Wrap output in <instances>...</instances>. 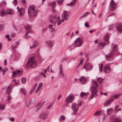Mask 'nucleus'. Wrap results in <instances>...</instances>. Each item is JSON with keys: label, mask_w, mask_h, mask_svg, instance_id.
I'll list each match as a JSON object with an SVG mask.
<instances>
[{"label": "nucleus", "mask_w": 122, "mask_h": 122, "mask_svg": "<svg viewBox=\"0 0 122 122\" xmlns=\"http://www.w3.org/2000/svg\"><path fill=\"white\" fill-rule=\"evenodd\" d=\"M61 18L59 16H56L54 15L50 16L48 18L49 22L51 23L56 24L57 23V25H59L61 23Z\"/></svg>", "instance_id": "obj_1"}, {"label": "nucleus", "mask_w": 122, "mask_h": 122, "mask_svg": "<svg viewBox=\"0 0 122 122\" xmlns=\"http://www.w3.org/2000/svg\"><path fill=\"white\" fill-rule=\"evenodd\" d=\"M112 50L111 51L105 56L107 60H111L113 58V55L117 52L118 47L117 45H113L112 44Z\"/></svg>", "instance_id": "obj_2"}, {"label": "nucleus", "mask_w": 122, "mask_h": 122, "mask_svg": "<svg viewBox=\"0 0 122 122\" xmlns=\"http://www.w3.org/2000/svg\"><path fill=\"white\" fill-rule=\"evenodd\" d=\"M109 37L110 35L109 34H106L104 36L103 40L99 42L98 46L100 48H103L105 46L109 43L108 41Z\"/></svg>", "instance_id": "obj_3"}, {"label": "nucleus", "mask_w": 122, "mask_h": 122, "mask_svg": "<svg viewBox=\"0 0 122 122\" xmlns=\"http://www.w3.org/2000/svg\"><path fill=\"white\" fill-rule=\"evenodd\" d=\"M35 57L34 56H31L28 59V61L27 63L25 65V66L27 67L28 66H30L32 68L35 67L36 65L37 64L34 60Z\"/></svg>", "instance_id": "obj_4"}, {"label": "nucleus", "mask_w": 122, "mask_h": 122, "mask_svg": "<svg viewBox=\"0 0 122 122\" xmlns=\"http://www.w3.org/2000/svg\"><path fill=\"white\" fill-rule=\"evenodd\" d=\"M38 10H36L34 7L30 6L28 8V13L29 15L32 17L36 16L38 12Z\"/></svg>", "instance_id": "obj_5"}, {"label": "nucleus", "mask_w": 122, "mask_h": 122, "mask_svg": "<svg viewBox=\"0 0 122 122\" xmlns=\"http://www.w3.org/2000/svg\"><path fill=\"white\" fill-rule=\"evenodd\" d=\"M93 85L90 88L91 93H94L95 94L96 96H97V89L98 87L97 83L95 81H93Z\"/></svg>", "instance_id": "obj_6"}, {"label": "nucleus", "mask_w": 122, "mask_h": 122, "mask_svg": "<svg viewBox=\"0 0 122 122\" xmlns=\"http://www.w3.org/2000/svg\"><path fill=\"white\" fill-rule=\"evenodd\" d=\"M69 13L68 12L64 10L63 12L61 15L62 19L61 22H63L64 20H66L68 19Z\"/></svg>", "instance_id": "obj_7"}, {"label": "nucleus", "mask_w": 122, "mask_h": 122, "mask_svg": "<svg viewBox=\"0 0 122 122\" xmlns=\"http://www.w3.org/2000/svg\"><path fill=\"white\" fill-rule=\"evenodd\" d=\"M117 7L116 4L114 3L113 0L112 1L110 2L109 5V10L111 11H113L115 10Z\"/></svg>", "instance_id": "obj_8"}, {"label": "nucleus", "mask_w": 122, "mask_h": 122, "mask_svg": "<svg viewBox=\"0 0 122 122\" xmlns=\"http://www.w3.org/2000/svg\"><path fill=\"white\" fill-rule=\"evenodd\" d=\"M104 70L105 73L107 74H108L111 71V69L108 64H106L105 65Z\"/></svg>", "instance_id": "obj_9"}, {"label": "nucleus", "mask_w": 122, "mask_h": 122, "mask_svg": "<svg viewBox=\"0 0 122 122\" xmlns=\"http://www.w3.org/2000/svg\"><path fill=\"white\" fill-rule=\"evenodd\" d=\"M71 108L74 113L75 114L78 110V105L75 103H73L71 105Z\"/></svg>", "instance_id": "obj_10"}, {"label": "nucleus", "mask_w": 122, "mask_h": 122, "mask_svg": "<svg viewBox=\"0 0 122 122\" xmlns=\"http://www.w3.org/2000/svg\"><path fill=\"white\" fill-rule=\"evenodd\" d=\"M48 115L49 113L47 112H43L40 114L39 118L40 119L44 120L45 119L47 118Z\"/></svg>", "instance_id": "obj_11"}, {"label": "nucleus", "mask_w": 122, "mask_h": 122, "mask_svg": "<svg viewBox=\"0 0 122 122\" xmlns=\"http://www.w3.org/2000/svg\"><path fill=\"white\" fill-rule=\"evenodd\" d=\"M82 43V41L80 38H77L75 41L74 43L75 46H81Z\"/></svg>", "instance_id": "obj_12"}, {"label": "nucleus", "mask_w": 122, "mask_h": 122, "mask_svg": "<svg viewBox=\"0 0 122 122\" xmlns=\"http://www.w3.org/2000/svg\"><path fill=\"white\" fill-rule=\"evenodd\" d=\"M74 99V96L72 95L71 94L67 97L66 101L68 103L71 102Z\"/></svg>", "instance_id": "obj_13"}, {"label": "nucleus", "mask_w": 122, "mask_h": 122, "mask_svg": "<svg viewBox=\"0 0 122 122\" xmlns=\"http://www.w3.org/2000/svg\"><path fill=\"white\" fill-rule=\"evenodd\" d=\"M83 67L86 70H90L92 68V65L85 64L83 65Z\"/></svg>", "instance_id": "obj_14"}, {"label": "nucleus", "mask_w": 122, "mask_h": 122, "mask_svg": "<svg viewBox=\"0 0 122 122\" xmlns=\"http://www.w3.org/2000/svg\"><path fill=\"white\" fill-rule=\"evenodd\" d=\"M86 80L87 79L86 78L83 76L81 77V78L79 79L80 81L81 84L83 85L84 84L86 83Z\"/></svg>", "instance_id": "obj_15"}, {"label": "nucleus", "mask_w": 122, "mask_h": 122, "mask_svg": "<svg viewBox=\"0 0 122 122\" xmlns=\"http://www.w3.org/2000/svg\"><path fill=\"white\" fill-rule=\"evenodd\" d=\"M114 99L112 98H110L105 102L104 103L103 105L104 106H107Z\"/></svg>", "instance_id": "obj_16"}, {"label": "nucleus", "mask_w": 122, "mask_h": 122, "mask_svg": "<svg viewBox=\"0 0 122 122\" xmlns=\"http://www.w3.org/2000/svg\"><path fill=\"white\" fill-rule=\"evenodd\" d=\"M25 12V9L23 8H20L18 10V12L19 13V15L20 16H22L24 15Z\"/></svg>", "instance_id": "obj_17"}, {"label": "nucleus", "mask_w": 122, "mask_h": 122, "mask_svg": "<svg viewBox=\"0 0 122 122\" xmlns=\"http://www.w3.org/2000/svg\"><path fill=\"white\" fill-rule=\"evenodd\" d=\"M46 43L48 47H52L54 45V41L50 40L46 41Z\"/></svg>", "instance_id": "obj_18"}, {"label": "nucleus", "mask_w": 122, "mask_h": 122, "mask_svg": "<svg viewBox=\"0 0 122 122\" xmlns=\"http://www.w3.org/2000/svg\"><path fill=\"white\" fill-rule=\"evenodd\" d=\"M89 92L85 93L84 92H81L80 93V96L81 97L85 98L87 96Z\"/></svg>", "instance_id": "obj_19"}, {"label": "nucleus", "mask_w": 122, "mask_h": 122, "mask_svg": "<svg viewBox=\"0 0 122 122\" xmlns=\"http://www.w3.org/2000/svg\"><path fill=\"white\" fill-rule=\"evenodd\" d=\"M13 10H12L7 9L6 11V14L7 15H12L13 14Z\"/></svg>", "instance_id": "obj_20"}, {"label": "nucleus", "mask_w": 122, "mask_h": 122, "mask_svg": "<svg viewBox=\"0 0 122 122\" xmlns=\"http://www.w3.org/2000/svg\"><path fill=\"white\" fill-rule=\"evenodd\" d=\"M25 30L26 31H28V32H30L31 31V27L30 25H27L25 26Z\"/></svg>", "instance_id": "obj_21"}, {"label": "nucleus", "mask_w": 122, "mask_h": 122, "mask_svg": "<svg viewBox=\"0 0 122 122\" xmlns=\"http://www.w3.org/2000/svg\"><path fill=\"white\" fill-rule=\"evenodd\" d=\"M117 28L118 31L120 33L122 32V26L118 25L117 26Z\"/></svg>", "instance_id": "obj_22"}, {"label": "nucleus", "mask_w": 122, "mask_h": 122, "mask_svg": "<svg viewBox=\"0 0 122 122\" xmlns=\"http://www.w3.org/2000/svg\"><path fill=\"white\" fill-rule=\"evenodd\" d=\"M121 95L120 94H118L116 95L112 96L111 98H112L113 99V98H119Z\"/></svg>", "instance_id": "obj_23"}, {"label": "nucleus", "mask_w": 122, "mask_h": 122, "mask_svg": "<svg viewBox=\"0 0 122 122\" xmlns=\"http://www.w3.org/2000/svg\"><path fill=\"white\" fill-rule=\"evenodd\" d=\"M113 112V110L112 108H110L107 110V115H109L110 114H111Z\"/></svg>", "instance_id": "obj_24"}, {"label": "nucleus", "mask_w": 122, "mask_h": 122, "mask_svg": "<svg viewBox=\"0 0 122 122\" xmlns=\"http://www.w3.org/2000/svg\"><path fill=\"white\" fill-rule=\"evenodd\" d=\"M11 89L10 88V85L8 87L7 90L5 92L6 93H9L10 92H11Z\"/></svg>", "instance_id": "obj_25"}, {"label": "nucleus", "mask_w": 122, "mask_h": 122, "mask_svg": "<svg viewBox=\"0 0 122 122\" xmlns=\"http://www.w3.org/2000/svg\"><path fill=\"white\" fill-rule=\"evenodd\" d=\"M6 14L5 12V11H4V10H3L2 11H1L0 13V16L1 17H3L5 16Z\"/></svg>", "instance_id": "obj_26"}, {"label": "nucleus", "mask_w": 122, "mask_h": 122, "mask_svg": "<svg viewBox=\"0 0 122 122\" xmlns=\"http://www.w3.org/2000/svg\"><path fill=\"white\" fill-rule=\"evenodd\" d=\"M18 46V43H15L13 44L12 47V49L13 50H14L16 48H17Z\"/></svg>", "instance_id": "obj_27"}, {"label": "nucleus", "mask_w": 122, "mask_h": 122, "mask_svg": "<svg viewBox=\"0 0 122 122\" xmlns=\"http://www.w3.org/2000/svg\"><path fill=\"white\" fill-rule=\"evenodd\" d=\"M53 8L55 7L56 6V4L54 2H52L49 4Z\"/></svg>", "instance_id": "obj_28"}, {"label": "nucleus", "mask_w": 122, "mask_h": 122, "mask_svg": "<svg viewBox=\"0 0 122 122\" xmlns=\"http://www.w3.org/2000/svg\"><path fill=\"white\" fill-rule=\"evenodd\" d=\"M6 4L5 1H2L0 3V6L1 5L2 6H5L6 5Z\"/></svg>", "instance_id": "obj_29"}, {"label": "nucleus", "mask_w": 122, "mask_h": 122, "mask_svg": "<svg viewBox=\"0 0 122 122\" xmlns=\"http://www.w3.org/2000/svg\"><path fill=\"white\" fill-rule=\"evenodd\" d=\"M26 81V78L25 77H23L22 78L21 80V82L23 84H25Z\"/></svg>", "instance_id": "obj_30"}, {"label": "nucleus", "mask_w": 122, "mask_h": 122, "mask_svg": "<svg viewBox=\"0 0 122 122\" xmlns=\"http://www.w3.org/2000/svg\"><path fill=\"white\" fill-rule=\"evenodd\" d=\"M77 1V0H73V1L71 2L70 3V4L71 5H74L75 4Z\"/></svg>", "instance_id": "obj_31"}, {"label": "nucleus", "mask_w": 122, "mask_h": 122, "mask_svg": "<svg viewBox=\"0 0 122 122\" xmlns=\"http://www.w3.org/2000/svg\"><path fill=\"white\" fill-rule=\"evenodd\" d=\"M83 61H84V60L83 59H82L81 60L80 62V63H79V64L78 66L77 67V68H79V67L82 64V63H83Z\"/></svg>", "instance_id": "obj_32"}, {"label": "nucleus", "mask_w": 122, "mask_h": 122, "mask_svg": "<svg viewBox=\"0 0 122 122\" xmlns=\"http://www.w3.org/2000/svg\"><path fill=\"white\" fill-rule=\"evenodd\" d=\"M20 91H21L22 92L24 93V96L25 95V94L26 93V91L25 90L24 88H21L20 89Z\"/></svg>", "instance_id": "obj_33"}, {"label": "nucleus", "mask_w": 122, "mask_h": 122, "mask_svg": "<svg viewBox=\"0 0 122 122\" xmlns=\"http://www.w3.org/2000/svg\"><path fill=\"white\" fill-rule=\"evenodd\" d=\"M65 119V117L64 116H61L60 119V121L61 122H62V121L64 120Z\"/></svg>", "instance_id": "obj_34"}, {"label": "nucleus", "mask_w": 122, "mask_h": 122, "mask_svg": "<svg viewBox=\"0 0 122 122\" xmlns=\"http://www.w3.org/2000/svg\"><path fill=\"white\" fill-rule=\"evenodd\" d=\"M102 64H100L99 65V70L100 72H101L102 71Z\"/></svg>", "instance_id": "obj_35"}, {"label": "nucleus", "mask_w": 122, "mask_h": 122, "mask_svg": "<svg viewBox=\"0 0 122 122\" xmlns=\"http://www.w3.org/2000/svg\"><path fill=\"white\" fill-rule=\"evenodd\" d=\"M64 0H58L57 1L58 4L61 5L63 2Z\"/></svg>", "instance_id": "obj_36"}, {"label": "nucleus", "mask_w": 122, "mask_h": 122, "mask_svg": "<svg viewBox=\"0 0 122 122\" xmlns=\"http://www.w3.org/2000/svg\"><path fill=\"white\" fill-rule=\"evenodd\" d=\"M97 79L98 81L100 83H102L103 80L102 78H101L99 77L97 78Z\"/></svg>", "instance_id": "obj_37"}, {"label": "nucleus", "mask_w": 122, "mask_h": 122, "mask_svg": "<svg viewBox=\"0 0 122 122\" xmlns=\"http://www.w3.org/2000/svg\"><path fill=\"white\" fill-rule=\"evenodd\" d=\"M59 74L60 75V76L63 77H64V73L63 71H59Z\"/></svg>", "instance_id": "obj_38"}, {"label": "nucleus", "mask_w": 122, "mask_h": 122, "mask_svg": "<svg viewBox=\"0 0 122 122\" xmlns=\"http://www.w3.org/2000/svg\"><path fill=\"white\" fill-rule=\"evenodd\" d=\"M8 70V69L7 68H6L4 69L2 71V73L3 74H4L6 71Z\"/></svg>", "instance_id": "obj_39"}, {"label": "nucleus", "mask_w": 122, "mask_h": 122, "mask_svg": "<svg viewBox=\"0 0 122 122\" xmlns=\"http://www.w3.org/2000/svg\"><path fill=\"white\" fill-rule=\"evenodd\" d=\"M17 73L20 75H21L22 74V71H21L17 70L16 71Z\"/></svg>", "instance_id": "obj_40"}, {"label": "nucleus", "mask_w": 122, "mask_h": 122, "mask_svg": "<svg viewBox=\"0 0 122 122\" xmlns=\"http://www.w3.org/2000/svg\"><path fill=\"white\" fill-rule=\"evenodd\" d=\"M90 13L89 12H86L83 15H82V17H85L87 16V15Z\"/></svg>", "instance_id": "obj_41"}, {"label": "nucleus", "mask_w": 122, "mask_h": 122, "mask_svg": "<svg viewBox=\"0 0 122 122\" xmlns=\"http://www.w3.org/2000/svg\"><path fill=\"white\" fill-rule=\"evenodd\" d=\"M17 72L13 71V77H14L17 74Z\"/></svg>", "instance_id": "obj_42"}, {"label": "nucleus", "mask_w": 122, "mask_h": 122, "mask_svg": "<svg viewBox=\"0 0 122 122\" xmlns=\"http://www.w3.org/2000/svg\"><path fill=\"white\" fill-rule=\"evenodd\" d=\"M35 47H36L38 45V43L36 41H35L34 44Z\"/></svg>", "instance_id": "obj_43"}, {"label": "nucleus", "mask_w": 122, "mask_h": 122, "mask_svg": "<svg viewBox=\"0 0 122 122\" xmlns=\"http://www.w3.org/2000/svg\"><path fill=\"white\" fill-rule=\"evenodd\" d=\"M13 4L14 5H16L17 3V0H14L13 2Z\"/></svg>", "instance_id": "obj_44"}, {"label": "nucleus", "mask_w": 122, "mask_h": 122, "mask_svg": "<svg viewBox=\"0 0 122 122\" xmlns=\"http://www.w3.org/2000/svg\"><path fill=\"white\" fill-rule=\"evenodd\" d=\"M28 35V32H26L25 34V36L27 38H28L30 37V36H27Z\"/></svg>", "instance_id": "obj_45"}, {"label": "nucleus", "mask_w": 122, "mask_h": 122, "mask_svg": "<svg viewBox=\"0 0 122 122\" xmlns=\"http://www.w3.org/2000/svg\"><path fill=\"white\" fill-rule=\"evenodd\" d=\"M93 93L90 96V98L91 99H92L95 96V95H96L95 94V93Z\"/></svg>", "instance_id": "obj_46"}, {"label": "nucleus", "mask_w": 122, "mask_h": 122, "mask_svg": "<svg viewBox=\"0 0 122 122\" xmlns=\"http://www.w3.org/2000/svg\"><path fill=\"white\" fill-rule=\"evenodd\" d=\"M85 26L86 28H88L90 26L89 25L87 22L86 23H85Z\"/></svg>", "instance_id": "obj_47"}, {"label": "nucleus", "mask_w": 122, "mask_h": 122, "mask_svg": "<svg viewBox=\"0 0 122 122\" xmlns=\"http://www.w3.org/2000/svg\"><path fill=\"white\" fill-rule=\"evenodd\" d=\"M59 69V71H63L62 66V65H61V66H60Z\"/></svg>", "instance_id": "obj_48"}, {"label": "nucleus", "mask_w": 122, "mask_h": 122, "mask_svg": "<svg viewBox=\"0 0 122 122\" xmlns=\"http://www.w3.org/2000/svg\"><path fill=\"white\" fill-rule=\"evenodd\" d=\"M8 100H10L11 99V96L10 95V93H8Z\"/></svg>", "instance_id": "obj_49"}, {"label": "nucleus", "mask_w": 122, "mask_h": 122, "mask_svg": "<svg viewBox=\"0 0 122 122\" xmlns=\"http://www.w3.org/2000/svg\"><path fill=\"white\" fill-rule=\"evenodd\" d=\"M53 25H49V28L50 29H52V28H53Z\"/></svg>", "instance_id": "obj_50"}, {"label": "nucleus", "mask_w": 122, "mask_h": 122, "mask_svg": "<svg viewBox=\"0 0 122 122\" xmlns=\"http://www.w3.org/2000/svg\"><path fill=\"white\" fill-rule=\"evenodd\" d=\"M40 87H39V86H38V87L37 88L35 92L36 93L37 92H38V91H39V90H40Z\"/></svg>", "instance_id": "obj_51"}, {"label": "nucleus", "mask_w": 122, "mask_h": 122, "mask_svg": "<svg viewBox=\"0 0 122 122\" xmlns=\"http://www.w3.org/2000/svg\"><path fill=\"white\" fill-rule=\"evenodd\" d=\"M4 107V106L3 105H2L1 106L0 105V108L1 109H2L3 110Z\"/></svg>", "instance_id": "obj_52"}, {"label": "nucleus", "mask_w": 122, "mask_h": 122, "mask_svg": "<svg viewBox=\"0 0 122 122\" xmlns=\"http://www.w3.org/2000/svg\"><path fill=\"white\" fill-rule=\"evenodd\" d=\"M55 30V29L54 28H52V29H51L50 30V31L51 32H52L54 31Z\"/></svg>", "instance_id": "obj_53"}, {"label": "nucleus", "mask_w": 122, "mask_h": 122, "mask_svg": "<svg viewBox=\"0 0 122 122\" xmlns=\"http://www.w3.org/2000/svg\"><path fill=\"white\" fill-rule=\"evenodd\" d=\"M21 2L23 4H25L26 3V1L25 0H22Z\"/></svg>", "instance_id": "obj_54"}, {"label": "nucleus", "mask_w": 122, "mask_h": 122, "mask_svg": "<svg viewBox=\"0 0 122 122\" xmlns=\"http://www.w3.org/2000/svg\"><path fill=\"white\" fill-rule=\"evenodd\" d=\"M99 114L98 113V111H97L96 113H95L94 114V116H97Z\"/></svg>", "instance_id": "obj_55"}, {"label": "nucleus", "mask_w": 122, "mask_h": 122, "mask_svg": "<svg viewBox=\"0 0 122 122\" xmlns=\"http://www.w3.org/2000/svg\"><path fill=\"white\" fill-rule=\"evenodd\" d=\"M4 65L5 66H6L7 65V61L6 59H5L4 61Z\"/></svg>", "instance_id": "obj_56"}, {"label": "nucleus", "mask_w": 122, "mask_h": 122, "mask_svg": "<svg viewBox=\"0 0 122 122\" xmlns=\"http://www.w3.org/2000/svg\"><path fill=\"white\" fill-rule=\"evenodd\" d=\"M10 119L11 121L12 122H13L14 121V119L12 117H11L10 118Z\"/></svg>", "instance_id": "obj_57"}, {"label": "nucleus", "mask_w": 122, "mask_h": 122, "mask_svg": "<svg viewBox=\"0 0 122 122\" xmlns=\"http://www.w3.org/2000/svg\"><path fill=\"white\" fill-rule=\"evenodd\" d=\"M47 69H45L43 70V73H45L47 72Z\"/></svg>", "instance_id": "obj_58"}, {"label": "nucleus", "mask_w": 122, "mask_h": 122, "mask_svg": "<svg viewBox=\"0 0 122 122\" xmlns=\"http://www.w3.org/2000/svg\"><path fill=\"white\" fill-rule=\"evenodd\" d=\"M19 81V80H17V81H16L15 82V84L17 85H18L19 84V83L18 81Z\"/></svg>", "instance_id": "obj_59"}, {"label": "nucleus", "mask_w": 122, "mask_h": 122, "mask_svg": "<svg viewBox=\"0 0 122 122\" xmlns=\"http://www.w3.org/2000/svg\"><path fill=\"white\" fill-rule=\"evenodd\" d=\"M47 30V28H46L44 29H43L42 30L43 32H45Z\"/></svg>", "instance_id": "obj_60"}, {"label": "nucleus", "mask_w": 122, "mask_h": 122, "mask_svg": "<svg viewBox=\"0 0 122 122\" xmlns=\"http://www.w3.org/2000/svg\"><path fill=\"white\" fill-rule=\"evenodd\" d=\"M36 47L34 45L32 46H30V49H31L32 48H34Z\"/></svg>", "instance_id": "obj_61"}, {"label": "nucleus", "mask_w": 122, "mask_h": 122, "mask_svg": "<svg viewBox=\"0 0 122 122\" xmlns=\"http://www.w3.org/2000/svg\"><path fill=\"white\" fill-rule=\"evenodd\" d=\"M52 104H51V105H49V106L48 107H47V109H49L50 108V107H51V106H52Z\"/></svg>", "instance_id": "obj_62"}, {"label": "nucleus", "mask_w": 122, "mask_h": 122, "mask_svg": "<svg viewBox=\"0 0 122 122\" xmlns=\"http://www.w3.org/2000/svg\"><path fill=\"white\" fill-rule=\"evenodd\" d=\"M41 108V107H40L39 106V107H37L36 109V111H39Z\"/></svg>", "instance_id": "obj_63"}, {"label": "nucleus", "mask_w": 122, "mask_h": 122, "mask_svg": "<svg viewBox=\"0 0 122 122\" xmlns=\"http://www.w3.org/2000/svg\"><path fill=\"white\" fill-rule=\"evenodd\" d=\"M42 86V83H40L39 86H39V87H41Z\"/></svg>", "instance_id": "obj_64"}]
</instances>
